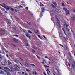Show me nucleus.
Segmentation results:
<instances>
[{"mask_svg":"<svg viewBox=\"0 0 75 75\" xmlns=\"http://www.w3.org/2000/svg\"><path fill=\"white\" fill-rule=\"evenodd\" d=\"M63 9L64 10L66 11V15H68V14H69V10H68L67 11V8H63Z\"/></svg>","mask_w":75,"mask_h":75,"instance_id":"obj_1","label":"nucleus"},{"mask_svg":"<svg viewBox=\"0 0 75 75\" xmlns=\"http://www.w3.org/2000/svg\"><path fill=\"white\" fill-rule=\"evenodd\" d=\"M56 19L57 20V24H58V25H59L60 28H61V25H60V21H59V20H58V18H56Z\"/></svg>","mask_w":75,"mask_h":75,"instance_id":"obj_2","label":"nucleus"},{"mask_svg":"<svg viewBox=\"0 0 75 75\" xmlns=\"http://www.w3.org/2000/svg\"><path fill=\"white\" fill-rule=\"evenodd\" d=\"M4 68V69H6V70H7V71H10V70L9 69V68L7 67H5Z\"/></svg>","mask_w":75,"mask_h":75,"instance_id":"obj_3","label":"nucleus"},{"mask_svg":"<svg viewBox=\"0 0 75 75\" xmlns=\"http://www.w3.org/2000/svg\"><path fill=\"white\" fill-rule=\"evenodd\" d=\"M1 64L2 65H6V64L4 62H1Z\"/></svg>","mask_w":75,"mask_h":75,"instance_id":"obj_4","label":"nucleus"},{"mask_svg":"<svg viewBox=\"0 0 75 75\" xmlns=\"http://www.w3.org/2000/svg\"><path fill=\"white\" fill-rule=\"evenodd\" d=\"M15 62H16V63H17V64H18V63H19V62L18 61V60L17 59L15 60Z\"/></svg>","mask_w":75,"mask_h":75,"instance_id":"obj_5","label":"nucleus"},{"mask_svg":"<svg viewBox=\"0 0 75 75\" xmlns=\"http://www.w3.org/2000/svg\"><path fill=\"white\" fill-rule=\"evenodd\" d=\"M8 65H10L11 64V63L10 62L9 60L8 61Z\"/></svg>","mask_w":75,"mask_h":75,"instance_id":"obj_6","label":"nucleus"},{"mask_svg":"<svg viewBox=\"0 0 75 75\" xmlns=\"http://www.w3.org/2000/svg\"><path fill=\"white\" fill-rule=\"evenodd\" d=\"M53 4H54V5H55L56 7H57V3L55 2H53Z\"/></svg>","mask_w":75,"mask_h":75,"instance_id":"obj_7","label":"nucleus"},{"mask_svg":"<svg viewBox=\"0 0 75 75\" xmlns=\"http://www.w3.org/2000/svg\"><path fill=\"white\" fill-rule=\"evenodd\" d=\"M0 74H3V71L2 70H0Z\"/></svg>","mask_w":75,"mask_h":75,"instance_id":"obj_8","label":"nucleus"},{"mask_svg":"<svg viewBox=\"0 0 75 75\" xmlns=\"http://www.w3.org/2000/svg\"><path fill=\"white\" fill-rule=\"evenodd\" d=\"M44 67H45V68H49V67H49V66H47V65H45L44 66Z\"/></svg>","mask_w":75,"mask_h":75,"instance_id":"obj_9","label":"nucleus"},{"mask_svg":"<svg viewBox=\"0 0 75 75\" xmlns=\"http://www.w3.org/2000/svg\"><path fill=\"white\" fill-rule=\"evenodd\" d=\"M72 20H75V18L74 17H73L72 18H71Z\"/></svg>","mask_w":75,"mask_h":75,"instance_id":"obj_10","label":"nucleus"},{"mask_svg":"<svg viewBox=\"0 0 75 75\" xmlns=\"http://www.w3.org/2000/svg\"><path fill=\"white\" fill-rule=\"evenodd\" d=\"M59 36L60 37H62V35L61 34H59Z\"/></svg>","mask_w":75,"mask_h":75,"instance_id":"obj_11","label":"nucleus"},{"mask_svg":"<svg viewBox=\"0 0 75 75\" xmlns=\"http://www.w3.org/2000/svg\"><path fill=\"white\" fill-rule=\"evenodd\" d=\"M42 12H44V11L45 10H44V8H42Z\"/></svg>","mask_w":75,"mask_h":75,"instance_id":"obj_12","label":"nucleus"},{"mask_svg":"<svg viewBox=\"0 0 75 75\" xmlns=\"http://www.w3.org/2000/svg\"><path fill=\"white\" fill-rule=\"evenodd\" d=\"M62 4L63 6L65 7V4H64V3H62Z\"/></svg>","mask_w":75,"mask_h":75,"instance_id":"obj_13","label":"nucleus"},{"mask_svg":"<svg viewBox=\"0 0 75 75\" xmlns=\"http://www.w3.org/2000/svg\"><path fill=\"white\" fill-rule=\"evenodd\" d=\"M7 75H10V73L8 72H7Z\"/></svg>","mask_w":75,"mask_h":75,"instance_id":"obj_14","label":"nucleus"},{"mask_svg":"<svg viewBox=\"0 0 75 75\" xmlns=\"http://www.w3.org/2000/svg\"><path fill=\"white\" fill-rule=\"evenodd\" d=\"M1 10H2V11H5V10L3 8H1Z\"/></svg>","mask_w":75,"mask_h":75,"instance_id":"obj_15","label":"nucleus"},{"mask_svg":"<svg viewBox=\"0 0 75 75\" xmlns=\"http://www.w3.org/2000/svg\"><path fill=\"white\" fill-rule=\"evenodd\" d=\"M10 7H9L8 8H6V10H10Z\"/></svg>","mask_w":75,"mask_h":75,"instance_id":"obj_16","label":"nucleus"},{"mask_svg":"<svg viewBox=\"0 0 75 75\" xmlns=\"http://www.w3.org/2000/svg\"><path fill=\"white\" fill-rule=\"evenodd\" d=\"M0 31H4V30L3 29H1L0 30Z\"/></svg>","mask_w":75,"mask_h":75,"instance_id":"obj_17","label":"nucleus"},{"mask_svg":"<svg viewBox=\"0 0 75 75\" xmlns=\"http://www.w3.org/2000/svg\"><path fill=\"white\" fill-rule=\"evenodd\" d=\"M37 58H38V59H41V58L40 57H39V56L37 55Z\"/></svg>","mask_w":75,"mask_h":75,"instance_id":"obj_18","label":"nucleus"},{"mask_svg":"<svg viewBox=\"0 0 75 75\" xmlns=\"http://www.w3.org/2000/svg\"><path fill=\"white\" fill-rule=\"evenodd\" d=\"M37 73L36 71H35V75H37Z\"/></svg>","mask_w":75,"mask_h":75,"instance_id":"obj_19","label":"nucleus"},{"mask_svg":"<svg viewBox=\"0 0 75 75\" xmlns=\"http://www.w3.org/2000/svg\"><path fill=\"white\" fill-rule=\"evenodd\" d=\"M26 71H27V72H29V71H30V70L27 69H26Z\"/></svg>","mask_w":75,"mask_h":75,"instance_id":"obj_20","label":"nucleus"},{"mask_svg":"<svg viewBox=\"0 0 75 75\" xmlns=\"http://www.w3.org/2000/svg\"><path fill=\"white\" fill-rule=\"evenodd\" d=\"M28 32H29V33H31V34H32V33H32V32H31V31H30V30H28Z\"/></svg>","mask_w":75,"mask_h":75,"instance_id":"obj_21","label":"nucleus"},{"mask_svg":"<svg viewBox=\"0 0 75 75\" xmlns=\"http://www.w3.org/2000/svg\"><path fill=\"white\" fill-rule=\"evenodd\" d=\"M11 71H13V70L14 69L12 67H11Z\"/></svg>","mask_w":75,"mask_h":75,"instance_id":"obj_22","label":"nucleus"},{"mask_svg":"<svg viewBox=\"0 0 75 75\" xmlns=\"http://www.w3.org/2000/svg\"><path fill=\"white\" fill-rule=\"evenodd\" d=\"M11 11H14V9L12 8H11Z\"/></svg>","mask_w":75,"mask_h":75,"instance_id":"obj_23","label":"nucleus"},{"mask_svg":"<svg viewBox=\"0 0 75 75\" xmlns=\"http://www.w3.org/2000/svg\"><path fill=\"white\" fill-rule=\"evenodd\" d=\"M13 36H15V37H18V35H13Z\"/></svg>","mask_w":75,"mask_h":75,"instance_id":"obj_24","label":"nucleus"},{"mask_svg":"<svg viewBox=\"0 0 75 75\" xmlns=\"http://www.w3.org/2000/svg\"><path fill=\"white\" fill-rule=\"evenodd\" d=\"M68 34L69 35H71V33H68Z\"/></svg>","mask_w":75,"mask_h":75,"instance_id":"obj_25","label":"nucleus"},{"mask_svg":"<svg viewBox=\"0 0 75 75\" xmlns=\"http://www.w3.org/2000/svg\"><path fill=\"white\" fill-rule=\"evenodd\" d=\"M64 49H65V50H66V49H67V47L65 46L64 47Z\"/></svg>","mask_w":75,"mask_h":75,"instance_id":"obj_26","label":"nucleus"},{"mask_svg":"<svg viewBox=\"0 0 75 75\" xmlns=\"http://www.w3.org/2000/svg\"><path fill=\"white\" fill-rule=\"evenodd\" d=\"M60 46H61V47H64V46L62 45L61 44H59Z\"/></svg>","mask_w":75,"mask_h":75,"instance_id":"obj_27","label":"nucleus"},{"mask_svg":"<svg viewBox=\"0 0 75 75\" xmlns=\"http://www.w3.org/2000/svg\"><path fill=\"white\" fill-rule=\"evenodd\" d=\"M37 32H35L36 34H37V33H38L39 31H38V30H37Z\"/></svg>","mask_w":75,"mask_h":75,"instance_id":"obj_28","label":"nucleus"},{"mask_svg":"<svg viewBox=\"0 0 75 75\" xmlns=\"http://www.w3.org/2000/svg\"><path fill=\"white\" fill-rule=\"evenodd\" d=\"M43 74L44 75H46L47 74H46V73H45V72H43Z\"/></svg>","mask_w":75,"mask_h":75,"instance_id":"obj_29","label":"nucleus"},{"mask_svg":"<svg viewBox=\"0 0 75 75\" xmlns=\"http://www.w3.org/2000/svg\"><path fill=\"white\" fill-rule=\"evenodd\" d=\"M45 58H48V56H45Z\"/></svg>","mask_w":75,"mask_h":75,"instance_id":"obj_30","label":"nucleus"},{"mask_svg":"<svg viewBox=\"0 0 75 75\" xmlns=\"http://www.w3.org/2000/svg\"><path fill=\"white\" fill-rule=\"evenodd\" d=\"M19 7V8H20L21 7V8H22V7H23V6H20Z\"/></svg>","mask_w":75,"mask_h":75,"instance_id":"obj_31","label":"nucleus"},{"mask_svg":"<svg viewBox=\"0 0 75 75\" xmlns=\"http://www.w3.org/2000/svg\"><path fill=\"white\" fill-rule=\"evenodd\" d=\"M31 65L33 66L34 67H35V65H34V64H31Z\"/></svg>","mask_w":75,"mask_h":75,"instance_id":"obj_32","label":"nucleus"},{"mask_svg":"<svg viewBox=\"0 0 75 75\" xmlns=\"http://www.w3.org/2000/svg\"><path fill=\"white\" fill-rule=\"evenodd\" d=\"M14 11H15V12H17V10L15 9Z\"/></svg>","mask_w":75,"mask_h":75,"instance_id":"obj_33","label":"nucleus"},{"mask_svg":"<svg viewBox=\"0 0 75 75\" xmlns=\"http://www.w3.org/2000/svg\"><path fill=\"white\" fill-rule=\"evenodd\" d=\"M3 70H4V71L5 72H7V70H6L4 69H3Z\"/></svg>","mask_w":75,"mask_h":75,"instance_id":"obj_34","label":"nucleus"},{"mask_svg":"<svg viewBox=\"0 0 75 75\" xmlns=\"http://www.w3.org/2000/svg\"><path fill=\"white\" fill-rule=\"evenodd\" d=\"M0 69H2V70H3V69H2V68H1V67H0Z\"/></svg>","mask_w":75,"mask_h":75,"instance_id":"obj_35","label":"nucleus"},{"mask_svg":"<svg viewBox=\"0 0 75 75\" xmlns=\"http://www.w3.org/2000/svg\"><path fill=\"white\" fill-rule=\"evenodd\" d=\"M68 26H69V25H66V28H67V27H68Z\"/></svg>","mask_w":75,"mask_h":75,"instance_id":"obj_36","label":"nucleus"},{"mask_svg":"<svg viewBox=\"0 0 75 75\" xmlns=\"http://www.w3.org/2000/svg\"><path fill=\"white\" fill-rule=\"evenodd\" d=\"M16 68H19V67L18 66H16Z\"/></svg>","mask_w":75,"mask_h":75,"instance_id":"obj_37","label":"nucleus"},{"mask_svg":"<svg viewBox=\"0 0 75 75\" xmlns=\"http://www.w3.org/2000/svg\"><path fill=\"white\" fill-rule=\"evenodd\" d=\"M43 37H44V38H45V39L46 38V37H45V36H44V35H43Z\"/></svg>","mask_w":75,"mask_h":75,"instance_id":"obj_38","label":"nucleus"},{"mask_svg":"<svg viewBox=\"0 0 75 75\" xmlns=\"http://www.w3.org/2000/svg\"><path fill=\"white\" fill-rule=\"evenodd\" d=\"M68 65L69 66V67H70V64H69V63H68Z\"/></svg>","mask_w":75,"mask_h":75,"instance_id":"obj_39","label":"nucleus"},{"mask_svg":"<svg viewBox=\"0 0 75 75\" xmlns=\"http://www.w3.org/2000/svg\"><path fill=\"white\" fill-rule=\"evenodd\" d=\"M26 9V10H28V7H26V8H25Z\"/></svg>","mask_w":75,"mask_h":75,"instance_id":"obj_40","label":"nucleus"},{"mask_svg":"<svg viewBox=\"0 0 75 75\" xmlns=\"http://www.w3.org/2000/svg\"><path fill=\"white\" fill-rule=\"evenodd\" d=\"M26 46H28V47H29V46H30V45L28 44H27Z\"/></svg>","mask_w":75,"mask_h":75,"instance_id":"obj_41","label":"nucleus"},{"mask_svg":"<svg viewBox=\"0 0 75 75\" xmlns=\"http://www.w3.org/2000/svg\"><path fill=\"white\" fill-rule=\"evenodd\" d=\"M27 73H25V75H28Z\"/></svg>","mask_w":75,"mask_h":75,"instance_id":"obj_42","label":"nucleus"},{"mask_svg":"<svg viewBox=\"0 0 75 75\" xmlns=\"http://www.w3.org/2000/svg\"><path fill=\"white\" fill-rule=\"evenodd\" d=\"M52 6L53 7H54V6L52 4Z\"/></svg>","mask_w":75,"mask_h":75,"instance_id":"obj_43","label":"nucleus"},{"mask_svg":"<svg viewBox=\"0 0 75 75\" xmlns=\"http://www.w3.org/2000/svg\"><path fill=\"white\" fill-rule=\"evenodd\" d=\"M47 71H48V72H50V71H49V69H47Z\"/></svg>","mask_w":75,"mask_h":75,"instance_id":"obj_44","label":"nucleus"},{"mask_svg":"<svg viewBox=\"0 0 75 75\" xmlns=\"http://www.w3.org/2000/svg\"><path fill=\"white\" fill-rule=\"evenodd\" d=\"M63 31L64 32V33L66 35V33H65V30H63Z\"/></svg>","mask_w":75,"mask_h":75,"instance_id":"obj_45","label":"nucleus"},{"mask_svg":"<svg viewBox=\"0 0 75 75\" xmlns=\"http://www.w3.org/2000/svg\"><path fill=\"white\" fill-rule=\"evenodd\" d=\"M26 36H27V37H29L28 35H26Z\"/></svg>","mask_w":75,"mask_h":75,"instance_id":"obj_46","label":"nucleus"},{"mask_svg":"<svg viewBox=\"0 0 75 75\" xmlns=\"http://www.w3.org/2000/svg\"><path fill=\"white\" fill-rule=\"evenodd\" d=\"M38 36L39 38H40V35H38Z\"/></svg>","mask_w":75,"mask_h":75,"instance_id":"obj_47","label":"nucleus"},{"mask_svg":"<svg viewBox=\"0 0 75 75\" xmlns=\"http://www.w3.org/2000/svg\"><path fill=\"white\" fill-rule=\"evenodd\" d=\"M5 12L6 13H7V12L6 11H5Z\"/></svg>","mask_w":75,"mask_h":75,"instance_id":"obj_48","label":"nucleus"},{"mask_svg":"<svg viewBox=\"0 0 75 75\" xmlns=\"http://www.w3.org/2000/svg\"><path fill=\"white\" fill-rule=\"evenodd\" d=\"M41 6H42V7H44V5L43 4H42V5H41Z\"/></svg>","mask_w":75,"mask_h":75,"instance_id":"obj_49","label":"nucleus"},{"mask_svg":"<svg viewBox=\"0 0 75 75\" xmlns=\"http://www.w3.org/2000/svg\"><path fill=\"white\" fill-rule=\"evenodd\" d=\"M20 64H21V65L22 67L23 66L21 63H20Z\"/></svg>","mask_w":75,"mask_h":75,"instance_id":"obj_50","label":"nucleus"},{"mask_svg":"<svg viewBox=\"0 0 75 75\" xmlns=\"http://www.w3.org/2000/svg\"><path fill=\"white\" fill-rule=\"evenodd\" d=\"M58 53H59V54H60L61 53V52H60L59 51Z\"/></svg>","mask_w":75,"mask_h":75,"instance_id":"obj_51","label":"nucleus"},{"mask_svg":"<svg viewBox=\"0 0 75 75\" xmlns=\"http://www.w3.org/2000/svg\"><path fill=\"white\" fill-rule=\"evenodd\" d=\"M33 74H34V71L33 72Z\"/></svg>","mask_w":75,"mask_h":75,"instance_id":"obj_52","label":"nucleus"},{"mask_svg":"<svg viewBox=\"0 0 75 75\" xmlns=\"http://www.w3.org/2000/svg\"><path fill=\"white\" fill-rule=\"evenodd\" d=\"M6 56L8 58V55L7 54L6 55Z\"/></svg>","mask_w":75,"mask_h":75,"instance_id":"obj_53","label":"nucleus"},{"mask_svg":"<svg viewBox=\"0 0 75 75\" xmlns=\"http://www.w3.org/2000/svg\"><path fill=\"white\" fill-rule=\"evenodd\" d=\"M55 69L56 70V71H58V69H57V68H55Z\"/></svg>","mask_w":75,"mask_h":75,"instance_id":"obj_54","label":"nucleus"},{"mask_svg":"<svg viewBox=\"0 0 75 75\" xmlns=\"http://www.w3.org/2000/svg\"><path fill=\"white\" fill-rule=\"evenodd\" d=\"M22 74H24V72H22Z\"/></svg>","mask_w":75,"mask_h":75,"instance_id":"obj_55","label":"nucleus"},{"mask_svg":"<svg viewBox=\"0 0 75 75\" xmlns=\"http://www.w3.org/2000/svg\"><path fill=\"white\" fill-rule=\"evenodd\" d=\"M68 31L69 32V29L68 30Z\"/></svg>","mask_w":75,"mask_h":75,"instance_id":"obj_56","label":"nucleus"},{"mask_svg":"<svg viewBox=\"0 0 75 75\" xmlns=\"http://www.w3.org/2000/svg\"><path fill=\"white\" fill-rule=\"evenodd\" d=\"M41 63H42V64H44V62H41Z\"/></svg>","mask_w":75,"mask_h":75,"instance_id":"obj_57","label":"nucleus"},{"mask_svg":"<svg viewBox=\"0 0 75 75\" xmlns=\"http://www.w3.org/2000/svg\"><path fill=\"white\" fill-rule=\"evenodd\" d=\"M40 17H41V14H40Z\"/></svg>","mask_w":75,"mask_h":75,"instance_id":"obj_58","label":"nucleus"},{"mask_svg":"<svg viewBox=\"0 0 75 75\" xmlns=\"http://www.w3.org/2000/svg\"><path fill=\"white\" fill-rule=\"evenodd\" d=\"M1 6L3 7H4V8H5V7H4V6H3L2 5Z\"/></svg>","mask_w":75,"mask_h":75,"instance_id":"obj_59","label":"nucleus"},{"mask_svg":"<svg viewBox=\"0 0 75 75\" xmlns=\"http://www.w3.org/2000/svg\"><path fill=\"white\" fill-rule=\"evenodd\" d=\"M50 62H49V64H50Z\"/></svg>","mask_w":75,"mask_h":75,"instance_id":"obj_60","label":"nucleus"},{"mask_svg":"<svg viewBox=\"0 0 75 75\" xmlns=\"http://www.w3.org/2000/svg\"><path fill=\"white\" fill-rule=\"evenodd\" d=\"M23 31L24 32V31H25V30H23Z\"/></svg>","mask_w":75,"mask_h":75,"instance_id":"obj_61","label":"nucleus"},{"mask_svg":"<svg viewBox=\"0 0 75 75\" xmlns=\"http://www.w3.org/2000/svg\"><path fill=\"white\" fill-rule=\"evenodd\" d=\"M59 66H60V64H59Z\"/></svg>","mask_w":75,"mask_h":75,"instance_id":"obj_62","label":"nucleus"},{"mask_svg":"<svg viewBox=\"0 0 75 75\" xmlns=\"http://www.w3.org/2000/svg\"><path fill=\"white\" fill-rule=\"evenodd\" d=\"M3 4L4 5H6V4Z\"/></svg>","mask_w":75,"mask_h":75,"instance_id":"obj_63","label":"nucleus"},{"mask_svg":"<svg viewBox=\"0 0 75 75\" xmlns=\"http://www.w3.org/2000/svg\"><path fill=\"white\" fill-rule=\"evenodd\" d=\"M11 18H12V16H11Z\"/></svg>","mask_w":75,"mask_h":75,"instance_id":"obj_64","label":"nucleus"}]
</instances>
